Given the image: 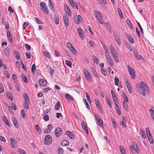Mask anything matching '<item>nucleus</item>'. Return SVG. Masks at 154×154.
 I'll return each mask as SVG.
<instances>
[{
    "instance_id": "nucleus-8",
    "label": "nucleus",
    "mask_w": 154,
    "mask_h": 154,
    "mask_svg": "<svg viewBox=\"0 0 154 154\" xmlns=\"http://www.w3.org/2000/svg\"><path fill=\"white\" fill-rule=\"evenodd\" d=\"M96 118L99 125L102 128H103V122L100 117L97 115L95 116Z\"/></svg>"
},
{
    "instance_id": "nucleus-10",
    "label": "nucleus",
    "mask_w": 154,
    "mask_h": 154,
    "mask_svg": "<svg viewBox=\"0 0 154 154\" xmlns=\"http://www.w3.org/2000/svg\"><path fill=\"white\" fill-rule=\"evenodd\" d=\"M111 53L115 61L117 63H118L119 62V60L116 51H115V52H112Z\"/></svg>"
},
{
    "instance_id": "nucleus-19",
    "label": "nucleus",
    "mask_w": 154,
    "mask_h": 154,
    "mask_svg": "<svg viewBox=\"0 0 154 154\" xmlns=\"http://www.w3.org/2000/svg\"><path fill=\"white\" fill-rule=\"evenodd\" d=\"M63 21L64 23L66 26H68V20L69 19L68 17L66 15H64L63 17Z\"/></svg>"
},
{
    "instance_id": "nucleus-53",
    "label": "nucleus",
    "mask_w": 154,
    "mask_h": 154,
    "mask_svg": "<svg viewBox=\"0 0 154 154\" xmlns=\"http://www.w3.org/2000/svg\"><path fill=\"white\" fill-rule=\"evenodd\" d=\"M28 102H25L24 103L23 106L25 108L29 109V107L27 103Z\"/></svg>"
},
{
    "instance_id": "nucleus-52",
    "label": "nucleus",
    "mask_w": 154,
    "mask_h": 154,
    "mask_svg": "<svg viewBox=\"0 0 154 154\" xmlns=\"http://www.w3.org/2000/svg\"><path fill=\"white\" fill-rule=\"evenodd\" d=\"M115 39L116 41L117 42L118 44L119 45H120L121 44V41L120 40V38L119 37H116V38H115Z\"/></svg>"
},
{
    "instance_id": "nucleus-27",
    "label": "nucleus",
    "mask_w": 154,
    "mask_h": 154,
    "mask_svg": "<svg viewBox=\"0 0 154 154\" xmlns=\"http://www.w3.org/2000/svg\"><path fill=\"white\" fill-rule=\"evenodd\" d=\"M65 97L66 98L68 99L69 98V99L72 100H74V98L73 97L70 95L69 94L66 93L65 94Z\"/></svg>"
},
{
    "instance_id": "nucleus-21",
    "label": "nucleus",
    "mask_w": 154,
    "mask_h": 154,
    "mask_svg": "<svg viewBox=\"0 0 154 154\" xmlns=\"http://www.w3.org/2000/svg\"><path fill=\"white\" fill-rule=\"evenodd\" d=\"M78 31L80 38H83V31L82 29L80 27L78 28Z\"/></svg>"
},
{
    "instance_id": "nucleus-64",
    "label": "nucleus",
    "mask_w": 154,
    "mask_h": 154,
    "mask_svg": "<svg viewBox=\"0 0 154 154\" xmlns=\"http://www.w3.org/2000/svg\"><path fill=\"white\" fill-rule=\"evenodd\" d=\"M149 111L152 117L154 116V110L152 109H150L149 110Z\"/></svg>"
},
{
    "instance_id": "nucleus-25",
    "label": "nucleus",
    "mask_w": 154,
    "mask_h": 154,
    "mask_svg": "<svg viewBox=\"0 0 154 154\" xmlns=\"http://www.w3.org/2000/svg\"><path fill=\"white\" fill-rule=\"evenodd\" d=\"M111 92L114 101H116L117 100V99L114 91L113 90H111Z\"/></svg>"
},
{
    "instance_id": "nucleus-26",
    "label": "nucleus",
    "mask_w": 154,
    "mask_h": 154,
    "mask_svg": "<svg viewBox=\"0 0 154 154\" xmlns=\"http://www.w3.org/2000/svg\"><path fill=\"white\" fill-rule=\"evenodd\" d=\"M14 53L15 58L17 60H20V56L19 54L16 51H14Z\"/></svg>"
},
{
    "instance_id": "nucleus-41",
    "label": "nucleus",
    "mask_w": 154,
    "mask_h": 154,
    "mask_svg": "<svg viewBox=\"0 0 154 154\" xmlns=\"http://www.w3.org/2000/svg\"><path fill=\"white\" fill-rule=\"evenodd\" d=\"M21 76H22V79L23 80V81H24V82L26 83H27V79L26 77V75L23 74H22Z\"/></svg>"
},
{
    "instance_id": "nucleus-57",
    "label": "nucleus",
    "mask_w": 154,
    "mask_h": 154,
    "mask_svg": "<svg viewBox=\"0 0 154 154\" xmlns=\"http://www.w3.org/2000/svg\"><path fill=\"white\" fill-rule=\"evenodd\" d=\"M36 69L35 66V64H33L32 65V73H34Z\"/></svg>"
},
{
    "instance_id": "nucleus-48",
    "label": "nucleus",
    "mask_w": 154,
    "mask_h": 154,
    "mask_svg": "<svg viewBox=\"0 0 154 154\" xmlns=\"http://www.w3.org/2000/svg\"><path fill=\"white\" fill-rule=\"evenodd\" d=\"M123 106L126 111L128 110V105L125 103H123Z\"/></svg>"
},
{
    "instance_id": "nucleus-24",
    "label": "nucleus",
    "mask_w": 154,
    "mask_h": 154,
    "mask_svg": "<svg viewBox=\"0 0 154 154\" xmlns=\"http://www.w3.org/2000/svg\"><path fill=\"white\" fill-rule=\"evenodd\" d=\"M23 96L25 102H28L29 101L28 96L26 93H23Z\"/></svg>"
},
{
    "instance_id": "nucleus-28",
    "label": "nucleus",
    "mask_w": 154,
    "mask_h": 154,
    "mask_svg": "<svg viewBox=\"0 0 154 154\" xmlns=\"http://www.w3.org/2000/svg\"><path fill=\"white\" fill-rule=\"evenodd\" d=\"M6 94L8 97V99L11 101H12L13 100V98L12 94L10 92H8Z\"/></svg>"
},
{
    "instance_id": "nucleus-5",
    "label": "nucleus",
    "mask_w": 154,
    "mask_h": 154,
    "mask_svg": "<svg viewBox=\"0 0 154 154\" xmlns=\"http://www.w3.org/2000/svg\"><path fill=\"white\" fill-rule=\"evenodd\" d=\"M45 144L46 145H49L52 142V138L51 136L49 135H46L45 138Z\"/></svg>"
},
{
    "instance_id": "nucleus-56",
    "label": "nucleus",
    "mask_w": 154,
    "mask_h": 154,
    "mask_svg": "<svg viewBox=\"0 0 154 154\" xmlns=\"http://www.w3.org/2000/svg\"><path fill=\"white\" fill-rule=\"evenodd\" d=\"M110 50L111 53L112 52H115L116 51L115 50V49L114 47L112 45H110Z\"/></svg>"
},
{
    "instance_id": "nucleus-3",
    "label": "nucleus",
    "mask_w": 154,
    "mask_h": 154,
    "mask_svg": "<svg viewBox=\"0 0 154 154\" xmlns=\"http://www.w3.org/2000/svg\"><path fill=\"white\" fill-rule=\"evenodd\" d=\"M40 7L44 13L46 14H48V10L45 3L44 2H41L40 4Z\"/></svg>"
},
{
    "instance_id": "nucleus-14",
    "label": "nucleus",
    "mask_w": 154,
    "mask_h": 154,
    "mask_svg": "<svg viewBox=\"0 0 154 154\" xmlns=\"http://www.w3.org/2000/svg\"><path fill=\"white\" fill-rule=\"evenodd\" d=\"M65 134L71 139H74L75 138L73 134L70 131H66L65 132Z\"/></svg>"
},
{
    "instance_id": "nucleus-47",
    "label": "nucleus",
    "mask_w": 154,
    "mask_h": 154,
    "mask_svg": "<svg viewBox=\"0 0 154 154\" xmlns=\"http://www.w3.org/2000/svg\"><path fill=\"white\" fill-rule=\"evenodd\" d=\"M4 91L3 85L2 83L0 82V93H2Z\"/></svg>"
},
{
    "instance_id": "nucleus-63",
    "label": "nucleus",
    "mask_w": 154,
    "mask_h": 154,
    "mask_svg": "<svg viewBox=\"0 0 154 154\" xmlns=\"http://www.w3.org/2000/svg\"><path fill=\"white\" fill-rule=\"evenodd\" d=\"M119 81V79L117 77H115V85H118V82Z\"/></svg>"
},
{
    "instance_id": "nucleus-54",
    "label": "nucleus",
    "mask_w": 154,
    "mask_h": 154,
    "mask_svg": "<svg viewBox=\"0 0 154 154\" xmlns=\"http://www.w3.org/2000/svg\"><path fill=\"white\" fill-rule=\"evenodd\" d=\"M66 64L70 67H71L72 66V63L71 61L69 60H66L65 61Z\"/></svg>"
},
{
    "instance_id": "nucleus-32",
    "label": "nucleus",
    "mask_w": 154,
    "mask_h": 154,
    "mask_svg": "<svg viewBox=\"0 0 154 154\" xmlns=\"http://www.w3.org/2000/svg\"><path fill=\"white\" fill-rule=\"evenodd\" d=\"M43 54L45 57L49 58H50L51 57V56L50 53L47 51H44L43 53Z\"/></svg>"
},
{
    "instance_id": "nucleus-44",
    "label": "nucleus",
    "mask_w": 154,
    "mask_h": 154,
    "mask_svg": "<svg viewBox=\"0 0 154 154\" xmlns=\"http://www.w3.org/2000/svg\"><path fill=\"white\" fill-rule=\"evenodd\" d=\"M106 101L108 104L109 105L110 108H112V105L111 104V101L110 100L109 97H107L106 98Z\"/></svg>"
},
{
    "instance_id": "nucleus-50",
    "label": "nucleus",
    "mask_w": 154,
    "mask_h": 154,
    "mask_svg": "<svg viewBox=\"0 0 154 154\" xmlns=\"http://www.w3.org/2000/svg\"><path fill=\"white\" fill-rule=\"evenodd\" d=\"M91 69L92 72H93L94 75L96 76H97V73L95 71V70L94 69V68L93 67H91Z\"/></svg>"
},
{
    "instance_id": "nucleus-59",
    "label": "nucleus",
    "mask_w": 154,
    "mask_h": 154,
    "mask_svg": "<svg viewBox=\"0 0 154 154\" xmlns=\"http://www.w3.org/2000/svg\"><path fill=\"white\" fill-rule=\"evenodd\" d=\"M126 79L127 80L126 82H125V85L127 88H129L131 87L130 86V84L128 82V80L127 79Z\"/></svg>"
},
{
    "instance_id": "nucleus-33",
    "label": "nucleus",
    "mask_w": 154,
    "mask_h": 154,
    "mask_svg": "<svg viewBox=\"0 0 154 154\" xmlns=\"http://www.w3.org/2000/svg\"><path fill=\"white\" fill-rule=\"evenodd\" d=\"M69 49L71 51L72 53L74 55H75L77 54L76 50L73 47H72Z\"/></svg>"
},
{
    "instance_id": "nucleus-62",
    "label": "nucleus",
    "mask_w": 154,
    "mask_h": 154,
    "mask_svg": "<svg viewBox=\"0 0 154 154\" xmlns=\"http://www.w3.org/2000/svg\"><path fill=\"white\" fill-rule=\"evenodd\" d=\"M69 2L71 6H72V7L73 8H74V7L75 5H74V2H73V0H69Z\"/></svg>"
},
{
    "instance_id": "nucleus-39",
    "label": "nucleus",
    "mask_w": 154,
    "mask_h": 154,
    "mask_svg": "<svg viewBox=\"0 0 154 154\" xmlns=\"http://www.w3.org/2000/svg\"><path fill=\"white\" fill-rule=\"evenodd\" d=\"M120 149L122 154H126L125 151L122 146H120Z\"/></svg>"
},
{
    "instance_id": "nucleus-2",
    "label": "nucleus",
    "mask_w": 154,
    "mask_h": 154,
    "mask_svg": "<svg viewBox=\"0 0 154 154\" xmlns=\"http://www.w3.org/2000/svg\"><path fill=\"white\" fill-rule=\"evenodd\" d=\"M94 13L95 14V17L97 20L101 24H103V22L102 19V17L100 12L97 11H95Z\"/></svg>"
},
{
    "instance_id": "nucleus-6",
    "label": "nucleus",
    "mask_w": 154,
    "mask_h": 154,
    "mask_svg": "<svg viewBox=\"0 0 154 154\" xmlns=\"http://www.w3.org/2000/svg\"><path fill=\"white\" fill-rule=\"evenodd\" d=\"M84 74L86 79L90 82H91V77L88 71L87 70H84Z\"/></svg>"
},
{
    "instance_id": "nucleus-55",
    "label": "nucleus",
    "mask_w": 154,
    "mask_h": 154,
    "mask_svg": "<svg viewBox=\"0 0 154 154\" xmlns=\"http://www.w3.org/2000/svg\"><path fill=\"white\" fill-rule=\"evenodd\" d=\"M95 103H96L97 107H98V108H99L101 106H100V102H99L98 100L97 99H95Z\"/></svg>"
},
{
    "instance_id": "nucleus-42",
    "label": "nucleus",
    "mask_w": 154,
    "mask_h": 154,
    "mask_svg": "<svg viewBox=\"0 0 154 154\" xmlns=\"http://www.w3.org/2000/svg\"><path fill=\"white\" fill-rule=\"evenodd\" d=\"M140 133L141 134V135L142 137L143 138H146V136L145 135V134L144 132L143 131V130L142 129H140Z\"/></svg>"
},
{
    "instance_id": "nucleus-43",
    "label": "nucleus",
    "mask_w": 154,
    "mask_h": 154,
    "mask_svg": "<svg viewBox=\"0 0 154 154\" xmlns=\"http://www.w3.org/2000/svg\"><path fill=\"white\" fill-rule=\"evenodd\" d=\"M126 22L129 26L131 28L133 29V26L132 25V24L131 23L130 21L129 20L127 19L126 20Z\"/></svg>"
},
{
    "instance_id": "nucleus-4",
    "label": "nucleus",
    "mask_w": 154,
    "mask_h": 154,
    "mask_svg": "<svg viewBox=\"0 0 154 154\" xmlns=\"http://www.w3.org/2000/svg\"><path fill=\"white\" fill-rule=\"evenodd\" d=\"M127 67L130 75L133 79H134L135 76V73L134 70L132 68L130 67L129 65H127Z\"/></svg>"
},
{
    "instance_id": "nucleus-18",
    "label": "nucleus",
    "mask_w": 154,
    "mask_h": 154,
    "mask_svg": "<svg viewBox=\"0 0 154 154\" xmlns=\"http://www.w3.org/2000/svg\"><path fill=\"white\" fill-rule=\"evenodd\" d=\"M11 119L15 127L18 128L19 127V125L18 124V122L17 120L14 117H11Z\"/></svg>"
},
{
    "instance_id": "nucleus-34",
    "label": "nucleus",
    "mask_w": 154,
    "mask_h": 154,
    "mask_svg": "<svg viewBox=\"0 0 154 154\" xmlns=\"http://www.w3.org/2000/svg\"><path fill=\"white\" fill-rule=\"evenodd\" d=\"M54 20L55 23L56 24L58 25L59 24V17L57 16H55L54 17Z\"/></svg>"
},
{
    "instance_id": "nucleus-38",
    "label": "nucleus",
    "mask_w": 154,
    "mask_h": 154,
    "mask_svg": "<svg viewBox=\"0 0 154 154\" xmlns=\"http://www.w3.org/2000/svg\"><path fill=\"white\" fill-rule=\"evenodd\" d=\"M35 128L36 131L39 133L41 132V131L39 126L38 125H35Z\"/></svg>"
},
{
    "instance_id": "nucleus-9",
    "label": "nucleus",
    "mask_w": 154,
    "mask_h": 154,
    "mask_svg": "<svg viewBox=\"0 0 154 154\" xmlns=\"http://www.w3.org/2000/svg\"><path fill=\"white\" fill-rule=\"evenodd\" d=\"M10 140L11 147L14 148L16 147L17 146V142L15 139L13 137H11Z\"/></svg>"
},
{
    "instance_id": "nucleus-49",
    "label": "nucleus",
    "mask_w": 154,
    "mask_h": 154,
    "mask_svg": "<svg viewBox=\"0 0 154 154\" xmlns=\"http://www.w3.org/2000/svg\"><path fill=\"white\" fill-rule=\"evenodd\" d=\"M105 26L107 27L108 30H110L111 28V25L109 24L108 23L106 22L104 23Z\"/></svg>"
},
{
    "instance_id": "nucleus-16",
    "label": "nucleus",
    "mask_w": 154,
    "mask_h": 154,
    "mask_svg": "<svg viewBox=\"0 0 154 154\" xmlns=\"http://www.w3.org/2000/svg\"><path fill=\"white\" fill-rule=\"evenodd\" d=\"M39 84L42 86H45L47 84V82L46 80L43 79H40L38 82Z\"/></svg>"
},
{
    "instance_id": "nucleus-29",
    "label": "nucleus",
    "mask_w": 154,
    "mask_h": 154,
    "mask_svg": "<svg viewBox=\"0 0 154 154\" xmlns=\"http://www.w3.org/2000/svg\"><path fill=\"white\" fill-rule=\"evenodd\" d=\"M69 145V142L67 140H65L62 141L61 145L63 146H67Z\"/></svg>"
},
{
    "instance_id": "nucleus-36",
    "label": "nucleus",
    "mask_w": 154,
    "mask_h": 154,
    "mask_svg": "<svg viewBox=\"0 0 154 154\" xmlns=\"http://www.w3.org/2000/svg\"><path fill=\"white\" fill-rule=\"evenodd\" d=\"M60 103L59 101L57 103L55 106V109L56 110H58L60 108Z\"/></svg>"
},
{
    "instance_id": "nucleus-13",
    "label": "nucleus",
    "mask_w": 154,
    "mask_h": 154,
    "mask_svg": "<svg viewBox=\"0 0 154 154\" xmlns=\"http://www.w3.org/2000/svg\"><path fill=\"white\" fill-rule=\"evenodd\" d=\"M65 10L66 12L69 16L71 15V11L70 8L66 5H64Z\"/></svg>"
},
{
    "instance_id": "nucleus-40",
    "label": "nucleus",
    "mask_w": 154,
    "mask_h": 154,
    "mask_svg": "<svg viewBox=\"0 0 154 154\" xmlns=\"http://www.w3.org/2000/svg\"><path fill=\"white\" fill-rule=\"evenodd\" d=\"M35 20L36 22L38 24H43V23L41 21L39 20L38 18L36 17H35Z\"/></svg>"
},
{
    "instance_id": "nucleus-1",
    "label": "nucleus",
    "mask_w": 154,
    "mask_h": 154,
    "mask_svg": "<svg viewBox=\"0 0 154 154\" xmlns=\"http://www.w3.org/2000/svg\"><path fill=\"white\" fill-rule=\"evenodd\" d=\"M138 92L142 94L143 96H146V93L148 94L149 93V88L144 82H140V86L138 90Z\"/></svg>"
},
{
    "instance_id": "nucleus-22",
    "label": "nucleus",
    "mask_w": 154,
    "mask_h": 154,
    "mask_svg": "<svg viewBox=\"0 0 154 154\" xmlns=\"http://www.w3.org/2000/svg\"><path fill=\"white\" fill-rule=\"evenodd\" d=\"M82 19V17L80 15H78L77 19L75 18V20L77 24H79L80 21H81Z\"/></svg>"
},
{
    "instance_id": "nucleus-11",
    "label": "nucleus",
    "mask_w": 154,
    "mask_h": 154,
    "mask_svg": "<svg viewBox=\"0 0 154 154\" xmlns=\"http://www.w3.org/2000/svg\"><path fill=\"white\" fill-rule=\"evenodd\" d=\"M133 52L137 59L140 60L142 58V56L138 53L137 50L135 48L133 49Z\"/></svg>"
},
{
    "instance_id": "nucleus-23",
    "label": "nucleus",
    "mask_w": 154,
    "mask_h": 154,
    "mask_svg": "<svg viewBox=\"0 0 154 154\" xmlns=\"http://www.w3.org/2000/svg\"><path fill=\"white\" fill-rule=\"evenodd\" d=\"M3 120L4 121L5 123L8 126H10V123L8 121L7 118L5 116L3 117Z\"/></svg>"
},
{
    "instance_id": "nucleus-51",
    "label": "nucleus",
    "mask_w": 154,
    "mask_h": 154,
    "mask_svg": "<svg viewBox=\"0 0 154 154\" xmlns=\"http://www.w3.org/2000/svg\"><path fill=\"white\" fill-rule=\"evenodd\" d=\"M20 113L21 117L24 118L25 116V112L24 109H23L21 110Z\"/></svg>"
},
{
    "instance_id": "nucleus-37",
    "label": "nucleus",
    "mask_w": 154,
    "mask_h": 154,
    "mask_svg": "<svg viewBox=\"0 0 154 154\" xmlns=\"http://www.w3.org/2000/svg\"><path fill=\"white\" fill-rule=\"evenodd\" d=\"M117 11L120 17L122 18H123V15L121 9L119 8H117Z\"/></svg>"
},
{
    "instance_id": "nucleus-30",
    "label": "nucleus",
    "mask_w": 154,
    "mask_h": 154,
    "mask_svg": "<svg viewBox=\"0 0 154 154\" xmlns=\"http://www.w3.org/2000/svg\"><path fill=\"white\" fill-rule=\"evenodd\" d=\"M7 36L8 38L9 39L10 42L11 43L12 42V37L10 32L9 31L7 32Z\"/></svg>"
},
{
    "instance_id": "nucleus-35",
    "label": "nucleus",
    "mask_w": 154,
    "mask_h": 154,
    "mask_svg": "<svg viewBox=\"0 0 154 154\" xmlns=\"http://www.w3.org/2000/svg\"><path fill=\"white\" fill-rule=\"evenodd\" d=\"M101 72L102 74L105 75L106 76L107 75V72L106 71V69L104 68L101 69Z\"/></svg>"
},
{
    "instance_id": "nucleus-60",
    "label": "nucleus",
    "mask_w": 154,
    "mask_h": 154,
    "mask_svg": "<svg viewBox=\"0 0 154 154\" xmlns=\"http://www.w3.org/2000/svg\"><path fill=\"white\" fill-rule=\"evenodd\" d=\"M25 46L26 47V49H27V51H29L30 50L31 46L30 45L27 44H25Z\"/></svg>"
},
{
    "instance_id": "nucleus-20",
    "label": "nucleus",
    "mask_w": 154,
    "mask_h": 154,
    "mask_svg": "<svg viewBox=\"0 0 154 154\" xmlns=\"http://www.w3.org/2000/svg\"><path fill=\"white\" fill-rule=\"evenodd\" d=\"M122 121L121 123H120L121 125H122L123 127L124 128H125L126 127V125L125 124L126 122V120L125 119V116H123L122 118Z\"/></svg>"
},
{
    "instance_id": "nucleus-12",
    "label": "nucleus",
    "mask_w": 154,
    "mask_h": 154,
    "mask_svg": "<svg viewBox=\"0 0 154 154\" xmlns=\"http://www.w3.org/2000/svg\"><path fill=\"white\" fill-rule=\"evenodd\" d=\"M125 35L129 41L132 44L134 42V38L130 35L127 33H125Z\"/></svg>"
},
{
    "instance_id": "nucleus-45",
    "label": "nucleus",
    "mask_w": 154,
    "mask_h": 154,
    "mask_svg": "<svg viewBox=\"0 0 154 154\" xmlns=\"http://www.w3.org/2000/svg\"><path fill=\"white\" fill-rule=\"evenodd\" d=\"M112 122V125L114 127V128H117V126L116 125V124L113 119H111Z\"/></svg>"
},
{
    "instance_id": "nucleus-7",
    "label": "nucleus",
    "mask_w": 154,
    "mask_h": 154,
    "mask_svg": "<svg viewBox=\"0 0 154 154\" xmlns=\"http://www.w3.org/2000/svg\"><path fill=\"white\" fill-rule=\"evenodd\" d=\"M55 132L56 137H59L62 135V131L60 128H57L55 130Z\"/></svg>"
},
{
    "instance_id": "nucleus-61",
    "label": "nucleus",
    "mask_w": 154,
    "mask_h": 154,
    "mask_svg": "<svg viewBox=\"0 0 154 154\" xmlns=\"http://www.w3.org/2000/svg\"><path fill=\"white\" fill-rule=\"evenodd\" d=\"M43 119L46 121H47L49 120V116L48 115H46L43 117Z\"/></svg>"
},
{
    "instance_id": "nucleus-15",
    "label": "nucleus",
    "mask_w": 154,
    "mask_h": 154,
    "mask_svg": "<svg viewBox=\"0 0 154 154\" xmlns=\"http://www.w3.org/2000/svg\"><path fill=\"white\" fill-rule=\"evenodd\" d=\"M10 49L8 47L5 48L3 51V53L6 56H8L10 55Z\"/></svg>"
},
{
    "instance_id": "nucleus-58",
    "label": "nucleus",
    "mask_w": 154,
    "mask_h": 154,
    "mask_svg": "<svg viewBox=\"0 0 154 154\" xmlns=\"http://www.w3.org/2000/svg\"><path fill=\"white\" fill-rule=\"evenodd\" d=\"M58 154H63V149L61 148H58Z\"/></svg>"
},
{
    "instance_id": "nucleus-46",
    "label": "nucleus",
    "mask_w": 154,
    "mask_h": 154,
    "mask_svg": "<svg viewBox=\"0 0 154 154\" xmlns=\"http://www.w3.org/2000/svg\"><path fill=\"white\" fill-rule=\"evenodd\" d=\"M17 150L20 154H26L25 151L22 149L18 148Z\"/></svg>"
},
{
    "instance_id": "nucleus-17",
    "label": "nucleus",
    "mask_w": 154,
    "mask_h": 154,
    "mask_svg": "<svg viewBox=\"0 0 154 154\" xmlns=\"http://www.w3.org/2000/svg\"><path fill=\"white\" fill-rule=\"evenodd\" d=\"M81 126L82 128L88 134V132L87 127L84 121H82V122Z\"/></svg>"
},
{
    "instance_id": "nucleus-31",
    "label": "nucleus",
    "mask_w": 154,
    "mask_h": 154,
    "mask_svg": "<svg viewBox=\"0 0 154 154\" xmlns=\"http://www.w3.org/2000/svg\"><path fill=\"white\" fill-rule=\"evenodd\" d=\"M48 1L49 2V6L50 8L51 9L52 11H54V6L51 1V0H49Z\"/></svg>"
}]
</instances>
